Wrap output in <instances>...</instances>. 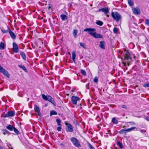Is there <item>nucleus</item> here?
Segmentation results:
<instances>
[{"mask_svg": "<svg viewBox=\"0 0 149 149\" xmlns=\"http://www.w3.org/2000/svg\"><path fill=\"white\" fill-rule=\"evenodd\" d=\"M93 35V37L95 38H102V36L99 33H97L96 32H95L94 34Z\"/></svg>", "mask_w": 149, "mask_h": 149, "instance_id": "4468645a", "label": "nucleus"}, {"mask_svg": "<svg viewBox=\"0 0 149 149\" xmlns=\"http://www.w3.org/2000/svg\"><path fill=\"white\" fill-rule=\"evenodd\" d=\"M112 122L113 124H117L118 123V120H116V118L114 117L112 118Z\"/></svg>", "mask_w": 149, "mask_h": 149, "instance_id": "bb28decb", "label": "nucleus"}, {"mask_svg": "<svg viewBox=\"0 0 149 149\" xmlns=\"http://www.w3.org/2000/svg\"><path fill=\"white\" fill-rule=\"evenodd\" d=\"M60 17L62 20H65L67 19V16L65 15H61Z\"/></svg>", "mask_w": 149, "mask_h": 149, "instance_id": "aec40b11", "label": "nucleus"}, {"mask_svg": "<svg viewBox=\"0 0 149 149\" xmlns=\"http://www.w3.org/2000/svg\"><path fill=\"white\" fill-rule=\"evenodd\" d=\"M106 14V15H107V17H109V15H107V14Z\"/></svg>", "mask_w": 149, "mask_h": 149, "instance_id": "09e8293b", "label": "nucleus"}, {"mask_svg": "<svg viewBox=\"0 0 149 149\" xmlns=\"http://www.w3.org/2000/svg\"><path fill=\"white\" fill-rule=\"evenodd\" d=\"M15 114V111H9L7 113L4 115H3L2 117L4 118H7L10 117H13L14 116Z\"/></svg>", "mask_w": 149, "mask_h": 149, "instance_id": "423d86ee", "label": "nucleus"}, {"mask_svg": "<svg viewBox=\"0 0 149 149\" xmlns=\"http://www.w3.org/2000/svg\"><path fill=\"white\" fill-rule=\"evenodd\" d=\"M121 107L123 108L124 109H126L127 107L126 105H121Z\"/></svg>", "mask_w": 149, "mask_h": 149, "instance_id": "37998d69", "label": "nucleus"}, {"mask_svg": "<svg viewBox=\"0 0 149 149\" xmlns=\"http://www.w3.org/2000/svg\"><path fill=\"white\" fill-rule=\"evenodd\" d=\"M1 56V54L0 53V56Z\"/></svg>", "mask_w": 149, "mask_h": 149, "instance_id": "3c124183", "label": "nucleus"}, {"mask_svg": "<svg viewBox=\"0 0 149 149\" xmlns=\"http://www.w3.org/2000/svg\"><path fill=\"white\" fill-rule=\"evenodd\" d=\"M20 54L23 59L25 61L26 59V56L25 54L23 52H20Z\"/></svg>", "mask_w": 149, "mask_h": 149, "instance_id": "6ab92c4d", "label": "nucleus"}, {"mask_svg": "<svg viewBox=\"0 0 149 149\" xmlns=\"http://www.w3.org/2000/svg\"><path fill=\"white\" fill-rule=\"evenodd\" d=\"M8 29L9 30V33L11 37L13 39H15L16 38V36L15 34L10 30L8 27Z\"/></svg>", "mask_w": 149, "mask_h": 149, "instance_id": "9d476101", "label": "nucleus"}, {"mask_svg": "<svg viewBox=\"0 0 149 149\" xmlns=\"http://www.w3.org/2000/svg\"><path fill=\"white\" fill-rule=\"evenodd\" d=\"M88 145L90 149H95L93 146L89 143H88Z\"/></svg>", "mask_w": 149, "mask_h": 149, "instance_id": "f704fd0d", "label": "nucleus"}, {"mask_svg": "<svg viewBox=\"0 0 149 149\" xmlns=\"http://www.w3.org/2000/svg\"><path fill=\"white\" fill-rule=\"evenodd\" d=\"M79 100V98L77 97L73 96L71 98V100L72 103L74 104H77V102Z\"/></svg>", "mask_w": 149, "mask_h": 149, "instance_id": "6e6552de", "label": "nucleus"}, {"mask_svg": "<svg viewBox=\"0 0 149 149\" xmlns=\"http://www.w3.org/2000/svg\"><path fill=\"white\" fill-rule=\"evenodd\" d=\"M0 149H3L2 147L0 145Z\"/></svg>", "mask_w": 149, "mask_h": 149, "instance_id": "de8ad7c7", "label": "nucleus"}, {"mask_svg": "<svg viewBox=\"0 0 149 149\" xmlns=\"http://www.w3.org/2000/svg\"><path fill=\"white\" fill-rule=\"evenodd\" d=\"M118 31V29L117 28L114 27L113 29V31L114 33H117Z\"/></svg>", "mask_w": 149, "mask_h": 149, "instance_id": "c9c22d12", "label": "nucleus"}, {"mask_svg": "<svg viewBox=\"0 0 149 149\" xmlns=\"http://www.w3.org/2000/svg\"><path fill=\"white\" fill-rule=\"evenodd\" d=\"M98 78L97 77H95L94 79V81L95 83H97L98 82Z\"/></svg>", "mask_w": 149, "mask_h": 149, "instance_id": "58836bf2", "label": "nucleus"}, {"mask_svg": "<svg viewBox=\"0 0 149 149\" xmlns=\"http://www.w3.org/2000/svg\"><path fill=\"white\" fill-rule=\"evenodd\" d=\"M143 86L145 88L149 87V83H148L147 84H144L143 85Z\"/></svg>", "mask_w": 149, "mask_h": 149, "instance_id": "4c0bfd02", "label": "nucleus"}, {"mask_svg": "<svg viewBox=\"0 0 149 149\" xmlns=\"http://www.w3.org/2000/svg\"><path fill=\"white\" fill-rule=\"evenodd\" d=\"M132 10L133 13L135 15H139L141 11L139 9H136L135 8H132Z\"/></svg>", "mask_w": 149, "mask_h": 149, "instance_id": "9b49d317", "label": "nucleus"}, {"mask_svg": "<svg viewBox=\"0 0 149 149\" xmlns=\"http://www.w3.org/2000/svg\"><path fill=\"white\" fill-rule=\"evenodd\" d=\"M127 129H123L121 130L119 132L120 134H122L123 133H125V134H126V132H127Z\"/></svg>", "mask_w": 149, "mask_h": 149, "instance_id": "a878e982", "label": "nucleus"}, {"mask_svg": "<svg viewBox=\"0 0 149 149\" xmlns=\"http://www.w3.org/2000/svg\"><path fill=\"white\" fill-rule=\"evenodd\" d=\"M80 45L83 48L85 49H86V47L85 44L84 43H82L81 42H79Z\"/></svg>", "mask_w": 149, "mask_h": 149, "instance_id": "72a5a7b5", "label": "nucleus"}, {"mask_svg": "<svg viewBox=\"0 0 149 149\" xmlns=\"http://www.w3.org/2000/svg\"><path fill=\"white\" fill-rule=\"evenodd\" d=\"M72 59L73 61H74L75 59V57L76 56V53L75 51H72Z\"/></svg>", "mask_w": 149, "mask_h": 149, "instance_id": "a211bd4d", "label": "nucleus"}, {"mask_svg": "<svg viewBox=\"0 0 149 149\" xmlns=\"http://www.w3.org/2000/svg\"><path fill=\"white\" fill-rule=\"evenodd\" d=\"M13 130L14 132L17 135H18L19 134V132L17 129L14 127Z\"/></svg>", "mask_w": 149, "mask_h": 149, "instance_id": "2f4dec72", "label": "nucleus"}, {"mask_svg": "<svg viewBox=\"0 0 149 149\" xmlns=\"http://www.w3.org/2000/svg\"><path fill=\"white\" fill-rule=\"evenodd\" d=\"M68 54H70V52H68Z\"/></svg>", "mask_w": 149, "mask_h": 149, "instance_id": "8fccbe9b", "label": "nucleus"}, {"mask_svg": "<svg viewBox=\"0 0 149 149\" xmlns=\"http://www.w3.org/2000/svg\"><path fill=\"white\" fill-rule=\"evenodd\" d=\"M96 23L97 25L100 26H102L103 24V22L100 20L97 21V22H96Z\"/></svg>", "mask_w": 149, "mask_h": 149, "instance_id": "393cba45", "label": "nucleus"}, {"mask_svg": "<svg viewBox=\"0 0 149 149\" xmlns=\"http://www.w3.org/2000/svg\"><path fill=\"white\" fill-rule=\"evenodd\" d=\"M145 24L149 26V19H146L145 22Z\"/></svg>", "mask_w": 149, "mask_h": 149, "instance_id": "e433bc0d", "label": "nucleus"}, {"mask_svg": "<svg viewBox=\"0 0 149 149\" xmlns=\"http://www.w3.org/2000/svg\"><path fill=\"white\" fill-rule=\"evenodd\" d=\"M1 31L3 33H6L9 32V30H1Z\"/></svg>", "mask_w": 149, "mask_h": 149, "instance_id": "ea45409f", "label": "nucleus"}, {"mask_svg": "<svg viewBox=\"0 0 149 149\" xmlns=\"http://www.w3.org/2000/svg\"><path fill=\"white\" fill-rule=\"evenodd\" d=\"M125 53L124 54V59L122 62V63L124 66L126 65L127 63V65L129 66L132 60L130 54L128 51L126 49H125Z\"/></svg>", "mask_w": 149, "mask_h": 149, "instance_id": "f257e3e1", "label": "nucleus"}, {"mask_svg": "<svg viewBox=\"0 0 149 149\" xmlns=\"http://www.w3.org/2000/svg\"><path fill=\"white\" fill-rule=\"evenodd\" d=\"M99 11H102V12H104V14H107L109 12V10L108 8L107 7H105L104 8H102L101 9H100L99 10Z\"/></svg>", "mask_w": 149, "mask_h": 149, "instance_id": "f8f14e48", "label": "nucleus"}, {"mask_svg": "<svg viewBox=\"0 0 149 149\" xmlns=\"http://www.w3.org/2000/svg\"><path fill=\"white\" fill-rule=\"evenodd\" d=\"M70 141L75 147L77 148L81 147V143L80 141L76 138L72 137L70 139Z\"/></svg>", "mask_w": 149, "mask_h": 149, "instance_id": "20e7f679", "label": "nucleus"}, {"mask_svg": "<svg viewBox=\"0 0 149 149\" xmlns=\"http://www.w3.org/2000/svg\"><path fill=\"white\" fill-rule=\"evenodd\" d=\"M61 126H60L58 127L57 128V130L58 131H60L61 130Z\"/></svg>", "mask_w": 149, "mask_h": 149, "instance_id": "a19ab883", "label": "nucleus"}, {"mask_svg": "<svg viewBox=\"0 0 149 149\" xmlns=\"http://www.w3.org/2000/svg\"><path fill=\"white\" fill-rule=\"evenodd\" d=\"M14 127L12 125H9L6 127V128L8 130L12 131L13 130Z\"/></svg>", "mask_w": 149, "mask_h": 149, "instance_id": "dca6fc26", "label": "nucleus"}, {"mask_svg": "<svg viewBox=\"0 0 149 149\" xmlns=\"http://www.w3.org/2000/svg\"><path fill=\"white\" fill-rule=\"evenodd\" d=\"M56 121L58 125L61 126L62 125L61 124V120L59 119L58 118L56 120Z\"/></svg>", "mask_w": 149, "mask_h": 149, "instance_id": "473e14b6", "label": "nucleus"}, {"mask_svg": "<svg viewBox=\"0 0 149 149\" xmlns=\"http://www.w3.org/2000/svg\"><path fill=\"white\" fill-rule=\"evenodd\" d=\"M111 15L113 19L117 22H118L121 18V15L117 12H112Z\"/></svg>", "mask_w": 149, "mask_h": 149, "instance_id": "7ed1b4c3", "label": "nucleus"}, {"mask_svg": "<svg viewBox=\"0 0 149 149\" xmlns=\"http://www.w3.org/2000/svg\"><path fill=\"white\" fill-rule=\"evenodd\" d=\"M140 131L141 133H143L146 132V131L145 130H141Z\"/></svg>", "mask_w": 149, "mask_h": 149, "instance_id": "79ce46f5", "label": "nucleus"}, {"mask_svg": "<svg viewBox=\"0 0 149 149\" xmlns=\"http://www.w3.org/2000/svg\"><path fill=\"white\" fill-rule=\"evenodd\" d=\"M78 31L76 29L74 30L73 32L72 33L74 37L76 38L77 36Z\"/></svg>", "mask_w": 149, "mask_h": 149, "instance_id": "5701e85b", "label": "nucleus"}, {"mask_svg": "<svg viewBox=\"0 0 149 149\" xmlns=\"http://www.w3.org/2000/svg\"><path fill=\"white\" fill-rule=\"evenodd\" d=\"M145 119L147 121H149V117L146 116L145 117Z\"/></svg>", "mask_w": 149, "mask_h": 149, "instance_id": "a18cd8bd", "label": "nucleus"}, {"mask_svg": "<svg viewBox=\"0 0 149 149\" xmlns=\"http://www.w3.org/2000/svg\"><path fill=\"white\" fill-rule=\"evenodd\" d=\"M84 31L85 32H88V33L93 36L96 30L95 28H87L84 29Z\"/></svg>", "mask_w": 149, "mask_h": 149, "instance_id": "39448f33", "label": "nucleus"}, {"mask_svg": "<svg viewBox=\"0 0 149 149\" xmlns=\"http://www.w3.org/2000/svg\"><path fill=\"white\" fill-rule=\"evenodd\" d=\"M18 66L20 68H22L24 71L27 72V70L26 67L23 65H18Z\"/></svg>", "mask_w": 149, "mask_h": 149, "instance_id": "4be33fe9", "label": "nucleus"}, {"mask_svg": "<svg viewBox=\"0 0 149 149\" xmlns=\"http://www.w3.org/2000/svg\"><path fill=\"white\" fill-rule=\"evenodd\" d=\"M2 132H3V134L4 135L7 134L8 135H9L10 134V133L7 130H2Z\"/></svg>", "mask_w": 149, "mask_h": 149, "instance_id": "f3484780", "label": "nucleus"}, {"mask_svg": "<svg viewBox=\"0 0 149 149\" xmlns=\"http://www.w3.org/2000/svg\"><path fill=\"white\" fill-rule=\"evenodd\" d=\"M117 145L121 149L123 148V144L121 142L118 141L117 142Z\"/></svg>", "mask_w": 149, "mask_h": 149, "instance_id": "c756f323", "label": "nucleus"}, {"mask_svg": "<svg viewBox=\"0 0 149 149\" xmlns=\"http://www.w3.org/2000/svg\"><path fill=\"white\" fill-rule=\"evenodd\" d=\"M129 123L131 125H134L135 124V123L133 122H130Z\"/></svg>", "mask_w": 149, "mask_h": 149, "instance_id": "c03bdc74", "label": "nucleus"}, {"mask_svg": "<svg viewBox=\"0 0 149 149\" xmlns=\"http://www.w3.org/2000/svg\"><path fill=\"white\" fill-rule=\"evenodd\" d=\"M34 109L35 111L38 113V115L40 116L41 113L39 107L37 105H35Z\"/></svg>", "mask_w": 149, "mask_h": 149, "instance_id": "ddd939ff", "label": "nucleus"}, {"mask_svg": "<svg viewBox=\"0 0 149 149\" xmlns=\"http://www.w3.org/2000/svg\"><path fill=\"white\" fill-rule=\"evenodd\" d=\"M65 125L67 126V128L66 129V130L67 132H72L74 130L73 127L71 124L66 123Z\"/></svg>", "mask_w": 149, "mask_h": 149, "instance_id": "0eeeda50", "label": "nucleus"}, {"mask_svg": "<svg viewBox=\"0 0 149 149\" xmlns=\"http://www.w3.org/2000/svg\"><path fill=\"white\" fill-rule=\"evenodd\" d=\"M5 45L2 42H0V49L3 50L4 49Z\"/></svg>", "mask_w": 149, "mask_h": 149, "instance_id": "412c9836", "label": "nucleus"}, {"mask_svg": "<svg viewBox=\"0 0 149 149\" xmlns=\"http://www.w3.org/2000/svg\"><path fill=\"white\" fill-rule=\"evenodd\" d=\"M105 42L104 41H102L100 42V44L99 45L100 47L102 49H104L105 46H104Z\"/></svg>", "mask_w": 149, "mask_h": 149, "instance_id": "2eb2a0df", "label": "nucleus"}, {"mask_svg": "<svg viewBox=\"0 0 149 149\" xmlns=\"http://www.w3.org/2000/svg\"><path fill=\"white\" fill-rule=\"evenodd\" d=\"M13 50L15 53H17L19 51V48L15 42L13 43Z\"/></svg>", "mask_w": 149, "mask_h": 149, "instance_id": "1a4fd4ad", "label": "nucleus"}, {"mask_svg": "<svg viewBox=\"0 0 149 149\" xmlns=\"http://www.w3.org/2000/svg\"><path fill=\"white\" fill-rule=\"evenodd\" d=\"M136 129V127H132L131 128H128L127 129V132H130L131 131H132L134 130V129Z\"/></svg>", "mask_w": 149, "mask_h": 149, "instance_id": "c85d7f7f", "label": "nucleus"}, {"mask_svg": "<svg viewBox=\"0 0 149 149\" xmlns=\"http://www.w3.org/2000/svg\"><path fill=\"white\" fill-rule=\"evenodd\" d=\"M128 2L130 6H134V3L132 0H128Z\"/></svg>", "mask_w": 149, "mask_h": 149, "instance_id": "cd10ccee", "label": "nucleus"}, {"mask_svg": "<svg viewBox=\"0 0 149 149\" xmlns=\"http://www.w3.org/2000/svg\"><path fill=\"white\" fill-rule=\"evenodd\" d=\"M81 74L84 76H86V74L85 70L81 69Z\"/></svg>", "mask_w": 149, "mask_h": 149, "instance_id": "7c9ffc66", "label": "nucleus"}, {"mask_svg": "<svg viewBox=\"0 0 149 149\" xmlns=\"http://www.w3.org/2000/svg\"><path fill=\"white\" fill-rule=\"evenodd\" d=\"M57 114V112L54 110H52L50 111V116H51L52 115H56Z\"/></svg>", "mask_w": 149, "mask_h": 149, "instance_id": "b1692460", "label": "nucleus"}, {"mask_svg": "<svg viewBox=\"0 0 149 149\" xmlns=\"http://www.w3.org/2000/svg\"><path fill=\"white\" fill-rule=\"evenodd\" d=\"M42 98L45 100L46 101H48L49 102H51L54 105L56 106V104L55 102L53 99L51 97V96L49 95H45L44 94H43L42 95Z\"/></svg>", "mask_w": 149, "mask_h": 149, "instance_id": "f03ea898", "label": "nucleus"}, {"mask_svg": "<svg viewBox=\"0 0 149 149\" xmlns=\"http://www.w3.org/2000/svg\"><path fill=\"white\" fill-rule=\"evenodd\" d=\"M51 8V4H49L48 7V9L49 10Z\"/></svg>", "mask_w": 149, "mask_h": 149, "instance_id": "49530a36", "label": "nucleus"}, {"mask_svg": "<svg viewBox=\"0 0 149 149\" xmlns=\"http://www.w3.org/2000/svg\"><path fill=\"white\" fill-rule=\"evenodd\" d=\"M134 58H135V56H134Z\"/></svg>", "mask_w": 149, "mask_h": 149, "instance_id": "603ef678", "label": "nucleus"}]
</instances>
